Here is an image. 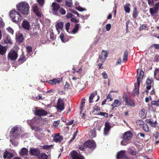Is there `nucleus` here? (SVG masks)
I'll use <instances>...</instances> for the list:
<instances>
[{"mask_svg": "<svg viewBox=\"0 0 159 159\" xmlns=\"http://www.w3.org/2000/svg\"><path fill=\"white\" fill-rule=\"evenodd\" d=\"M17 10L20 13L26 15L29 14V6L28 3L26 2H20L16 5Z\"/></svg>", "mask_w": 159, "mask_h": 159, "instance_id": "1", "label": "nucleus"}, {"mask_svg": "<svg viewBox=\"0 0 159 159\" xmlns=\"http://www.w3.org/2000/svg\"><path fill=\"white\" fill-rule=\"evenodd\" d=\"M10 16L12 21L16 23L20 22L22 20V16L18 12L15 10H13L10 12Z\"/></svg>", "mask_w": 159, "mask_h": 159, "instance_id": "2", "label": "nucleus"}, {"mask_svg": "<svg viewBox=\"0 0 159 159\" xmlns=\"http://www.w3.org/2000/svg\"><path fill=\"white\" fill-rule=\"evenodd\" d=\"M132 134L130 131L125 132L123 134V139L121 142L122 145H125L129 143L132 137Z\"/></svg>", "mask_w": 159, "mask_h": 159, "instance_id": "3", "label": "nucleus"}, {"mask_svg": "<svg viewBox=\"0 0 159 159\" xmlns=\"http://www.w3.org/2000/svg\"><path fill=\"white\" fill-rule=\"evenodd\" d=\"M122 98L123 101L125 103V106H131L133 107H134L135 106V103L134 100L130 98H128L126 93H124L123 94Z\"/></svg>", "mask_w": 159, "mask_h": 159, "instance_id": "4", "label": "nucleus"}, {"mask_svg": "<svg viewBox=\"0 0 159 159\" xmlns=\"http://www.w3.org/2000/svg\"><path fill=\"white\" fill-rule=\"evenodd\" d=\"M83 146L85 148H88L90 149L93 150L95 148L96 145L94 140H89L84 142L83 144Z\"/></svg>", "mask_w": 159, "mask_h": 159, "instance_id": "5", "label": "nucleus"}, {"mask_svg": "<svg viewBox=\"0 0 159 159\" xmlns=\"http://www.w3.org/2000/svg\"><path fill=\"white\" fill-rule=\"evenodd\" d=\"M18 57V54L17 52L11 50L7 55V59L8 60L14 61L16 60Z\"/></svg>", "mask_w": 159, "mask_h": 159, "instance_id": "6", "label": "nucleus"}, {"mask_svg": "<svg viewBox=\"0 0 159 159\" xmlns=\"http://www.w3.org/2000/svg\"><path fill=\"white\" fill-rule=\"evenodd\" d=\"M56 107L58 111H62L64 109L65 103L63 100L59 98L58 99Z\"/></svg>", "mask_w": 159, "mask_h": 159, "instance_id": "7", "label": "nucleus"}, {"mask_svg": "<svg viewBox=\"0 0 159 159\" xmlns=\"http://www.w3.org/2000/svg\"><path fill=\"white\" fill-rule=\"evenodd\" d=\"M39 108L36 107L34 108V114L39 116H46L47 114V112L45 110L41 109H39Z\"/></svg>", "mask_w": 159, "mask_h": 159, "instance_id": "8", "label": "nucleus"}, {"mask_svg": "<svg viewBox=\"0 0 159 159\" xmlns=\"http://www.w3.org/2000/svg\"><path fill=\"white\" fill-rule=\"evenodd\" d=\"M18 127L17 126H15L11 129L10 132V134L12 135L13 134V137L14 138H17L19 136L18 133Z\"/></svg>", "mask_w": 159, "mask_h": 159, "instance_id": "9", "label": "nucleus"}, {"mask_svg": "<svg viewBox=\"0 0 159 159\" xmlns=\"http://www.w3.org/2000/svg\"><path fill=\"white\" fill-rule=\"evenodd\" d=\"M71 157L72 159H84L83 156L75 151H73L71 153Z\"/></svg>", "mask_w": 159, "mask_h": 159, "instance_id": "10", "label": "nucleus"}, {"mask_svg": "<svg viewBox=\"0 0 159 159\" xmlns=\"http://www.w3.org/2000/svg\"><path fill=\"white\" fill-rule=\"evenodd\" d=\"M111 128V126L110 123L106 122L105 124V127L103 130V134L104 136L107 135Z\"/></svg>", "mask_w": 159, "mask_h": 159, "instance_id": "11", "label": "nucleus"}, {"mask_svg": "<svg viewBox=\"0 0 159 159\" xmlns=\"http://www.w3.org/2000/svg\"><path fill=\"white\" fill-rule=\"evenodd\" d=\"M40 153V150L38 148H30L29 154L31 156H35L38 157Z\"/></svg>", "mask_w": 159, "mask_h": 159, "instance_id": "12", "label": "nucleus"}, {"mask_svg": "<svg viewBox=\"0 0 159 159\" xmlns=\"http://www.w3.org/2000/svg\"><path fill=\"white\" fill-rule=\"evenodd\" d=\"M33 10L36 16L38 17L41 16L42 12L39 10L37 5H35L33 7Z\"/></svg>", "mask_w": 159, "mask_h": 159, "instance_id": "13", "label": "nucleus"}, {"mask_svg": "<svg viewBox=\"0 0 159 159\" xmlns=\"http://www.w3.org/2000/svg\"><path fill=\"white\" fill-rule=\"evenodd\" d=\"M54 141L56 143H60L63 139V137L60 136L59 133L55 134L53 137Z\"/></svg>", "mask_w": 159, "mask_h": 159, "instance_id": "14", "label": "nucleus"}, {"mask_svg": "<svg viewBox=\"0 0 159 159\" xmlns=\"http://www.w3.org/2000/svg\"><path fill=\"white\" fill-rule=\"evenodd\" d=\"M126 157L125 151H120L117 154L116 157L117 159H125Z\"/></svg>", "mask_w": 159, "mask_h": 159, "instance_id": "15", "label": "nucleus"}, {"mask_svg": "<svg viewBox=\"0 0 159 159\" xmlns=\"http://www.w3.org/2000/svg\"><path fill=\"white\" fill-rule=\"evenodd\" d=\"M62 80V78L54 79L53 80H50L48 82V83L51 85L56 84H58L60 83Z\"/></svg>", "mask_w": 159, "mask_h": 159, "instance_id": "16", "label": "nucleus"}, {"mask_svg": "<svg viewBox=\"0 0 159 159\" xmlns=\"http://www.w3.org/2000/svg\"><path fill=\"white\" fill-rule=\"evenodd\" d=\"M121 99L120 101L118 99H115L111 105V106L112 107V109L113 110L114 108L118 107L121 104Z\"/></svg>", "mask_w": 159, "mask_h": 159, "instance_id": "17", "label": "nucleus"}, {"mask_svg": "<svg viewBox=\"0 0 159 159\" xmlns=\"http://www.w3.org/2000/svg\"><path fill=\"white\" fill-rule=\"evenodd\" d=\"M23 28L25 29L29 30L30 25V23L27 20H24L22 23Z\"/></svg>", "mask_w": 159, "mask_h": 159, "instance_id": "18", "label": "nucleus"}, {"mask_svg": "<svg viewBox=\"0 0 159 159\" xmlns=\"http://www.w3.org/2000/svg\"><path fill=\"white\" fill-rule=\"evenodd\" d=\"M14 156L12 153L10 152L6 151L4 152L3 157L4 159L8 158V159H11Z\"/></svg>", "mask_w": 159, "mask_h": 159, "instance_id": "19", "label": "nucleus"}, {"mask_svg": "<svg viewBox=\"0 0 159 159\" xmlns=\"http://www.w3.org/2000/svg\"><path fill=\"white\" fill-rule=\"evenodd\" d=\"M63 22H62L57 23L55 25V26L57 30L59 33V30H62L63 27Z\"/></svg>", "mask_w": 159, "mask_h": 159, "instance_id": "20", "label": "nucleus"}, {"mask_svg": "<svg viewBox=\"0 0 159 159\" xmlns=\"http://www.w3.org/2000/svg\"><path fill=\"white\" fill-rule=\"evenodd\" d=\"M52 9L54 12H57L60 9V6L59 4L53 2L52 3Z\"/></svg>", "mask_w": 159, "mask_h": 159, "instance_id": "21", "label": "nucleus"}, {"mask_svg": "<svg viewBox=\"0 0 159 159\" xmlns=\"http://www.w3.org/2000/svg\"><path fill=\"white\" fill-rule=\"evenodd\" d=\"M37 158L39 159H48V156L45 153H39Z\"/></svg>", "mask_w": 159, "mask_h": 159, "instance_id": "22", "label": "nucleus"}, {"mask_svg": "<svg viewBox=\"0 0 159 159\" xmlns=\"http://www.w3.org/2000/svg\"><path fill=\"white\" fill-rule=\"evenodd\" d=\"M26 59L25 56L24 54L23 53L20 56V58L18 60V62L19 64H21L24 63L26 60Z\"/></svg>", "mask_w": 159, "mask_h": 159, "instance_id": "23", "label": "nucleus"}, {"mask_svg": "<svg viewBox=\"0 0 159 159\" xmlns=\"http://www.w3.org/2000/svg\"><path fill=\"white\" fill-rule=\"evenodd\" d=\"M7 51L6 47L0 44V54L2 55H4L6 53Z\"/></svg>", "mask_w": 159, "mask_h": 159, "instance_id": "24", "label": "nucleus"}, {"mask_svg": "<svg viewBox=\"0 0 159 159\" xmlns=\"http://www.w3.org/2000/svg\"><path fill=\"white\" fill-rule=\"evenodd\" d=\"M20 155L21 156H27L28 155V150L25 148H23L20 152Z\"/></svg>", "mask_w": 159, "mask_h": 159, "instance_id": "25", "label": "nucleus"}, {"mask_svg": "<svg viewBox=\"0 0 159 159\" xmlns=\"http://www.w3.org/2000/svg\"><path fill=\"white\" fill-rule=\"evenodd\" d=\"M16 39L18 43H21L24 39L22 34H21L19 35H16Z\"/></svg>", "mask_w": 159, "mask_h": 159, "instance_id": "26", "label": "nucleus"}, {"mask_svg": "<svg viewBox=\"0 0 159 159\" xmlns=\"http://www.w3.org/2000/svg\"><path fill=\"white\" fill-rule=\"evenodd\" d=\"M129 55V52L127 50L125 51L123 54V61L124 62H126L128 59V57Z\"/></svg>", "mask_w": 159, "mask_h": 159, "instance_id": "27", "label": "nucleus"}, {"mask_svg": "<svg viewBox=\"0 0 159 159\" xmlns=\"http://www.w3.org/2000/svg\"><path fill=\"white\" fill-rule=\"evenodd\" d=\"M80 24H76L75 25L74 28L71 32V33L73 34H75L77 32L79 28Z\"/></svg>", "mask_w": 159, "mask_h": 159, "instance_id": "28", "label": "nucleus"}, {"mask_svg": "<svg viewBox=\"0 0 159 159\" xmlns=\"http://www.w3.org/2000/svg\"><path fill=\"white\" fill-rule=\"evenodd\" d=\"M4 43L7 44H11L12 43L11 37L7 35L6 36L4 39Z\"/></svg>", "mask_w": 159, "mask_h": 159, "instance_id": "29", "label": "nucleus"}, {"mask_svg": "<svg viewBox=\"0 0 159 159\" xmlns=\"http://www.w3.org/2000/svg\"><path fill=\"white\" fill-rule=\"evenodd\" d=\"M138 15V12L136 7L134 8L132 16L135 19L137 18Z\"/></svg>", "mask_w": 159, "mask_h": 159, "instance_id": "30", "label": "nucleus"}, {"mask_svg": "<svg viewBox=\"0 0 159 159\" xmlns=\"http://www.w3.org/2000/svg\"><path fill=\"white\" fill-rule=\"evenodd\" d=\"M130 6V4L129 3H128L124 6L125 11L127 13H129L130 11V9L129 7V6Z\"/></svg>", "mask_w": 159, "mask_h": 159, "instance_id": "31", "label": "nucleus"}, {"mask_svg": "<svg viewBox=\"0 0 159 159\" xmlns=\"http://www.w3.org/2000/svg\"><path fill=\"white\" fill-rule=\"evenodd\" d=\"M139 115L141 118H144L146 117L145 110L143 109H142L139 113Z\"/></svg>", "mask_w": 159, "mask_h": 159, "instance_id": "32", "label": "nucleus"}, {"mask_svg": "<svg viewBox=\"0 0 159 159\" xmlns=\"http://www.w3.org/2000/svg\"><path fill=\"white\" fill-rule=\"evenodd\" d=\"M94 115H100L102 116H103L105 117H108V114L107 113L105 112H96V113H94Z\"/></svg>", "mask_w": 159, "mask_h": 159, "instance_id": "33", "label": "nucleus"}, {"mask_svg": "<svg viewBox=\"0 0 159 159\" xmlns=\"http://www.w3.org/2000/svg\"><path fill=\"white\" fill-rule=\"evenodd\" d=\"M154 137L156 140L155 143L157 144L159 143V133L158 132H156L154 134Z\"/></svg>", "mask_w": 159, "mask_h": 159, "instance_id": "34", "label": "nucleus"}, {"mask_svg": "<svg viewBox=\"0 0 159 159\" xmlns=\"http://www.w3.org/2000/svg\"><path fill=\"white\" fill-rule=\"evenodd\" d=\"M97 93L96 91L95 93H91L89 96V102L90 103L93 102V98L97 94Z\"/></svg>", "mask_w": 159, "mask_h": 159, "instance_id": "35", "label": "nucleus"}, {"mask_svg": "<svg viewBox=\"0 0 159 159\" xmlns=\"http://www.w3.org/2000/svg\"><path fill=\"white\" fill-rule=\"evenodd\" d=\"M140 84L139 85L138 84V86L137 87H135L134 89V96L138 94H139V88Z\"/></svg>", "mask_w": 159, "mask_h": 159, "instance_id": "36", "label": "nucleus"}, {"mask_svg": "<svg viewBox=\"0 0 159 159\" xmlns=\"http://www.w3.org/2000/svg\"><path fill=\"white\" fill-rule=\"evenodd\" d=\"M158 10L154 7L150 8L149 9V11L152 15L155 14L157 13Z\"/></svg>", "mask_w": 159, "mask_h": 159, "instance_id": "37", "label": "nucleus"}, {"mask_svg": "<svg viewBox=\"0 0 159 159\" xmlns=\"http://www.w3.org/2000/svg\"><path fill=\"white\" fill-rule=\"evenodd\" d=\"M152 105L159 107V99L156 101H152L151 102Z\"/></svg>", "mask_w": 159, "mask_h": 159, "instance_id": "38", "label": "nucleus"}, {"mask_svg": "<svg viewBox=\"0 0 159 159\" xmlns=\"http://www.w3.org/2000/svg\"><path fill=\"white\" fill-rule=\"evenodd\" d=\"M65 3L66 5L69 7H71L72 5V0H66Z\"/></svg>", "mask_w": 159, "mask_h": 159, "instance_id": "39", "label": "nucleus"}, {"mask_svg": "<svg viewBox=\"0 0 159 159\" xmlns=\"http://www.w3.org/2000/svg\"><path fill=\"white\" fill-rule=\"evenodd\" d=\"M153 82V80L152 78L148 77L146 81L147 85H151Z\"/></svg>", "mask_w": 159, "mask_h": 159, "instance_id": "40", "label": "nucleus"}, {"mask_svg": "<svg viewBox=\"0 0 159 159\" xmlns=\"http://www.w3.org/2000/svg\"><path fill=\"white\" fill-rule=\"evenodd\" d=\"M100 107H98V106L96 105L93 107V110L91 111V112L92 113H93L95 112V111H100Z\"/></svg>", "mask_w": 159, "mask_h": 159, "instance_id": "41", "label": "nucleus"}, {"mask_svg": "<svg viewBox=\"0 0 159 159\" xmlns=\"http://www.w3.org/2000/svg\"><path fill=\"white\" fill-rule=\"evenodd\" d=\"M142 128L146 132L148 131L149 128L148 125L146 123H145V124L142 126Z\"/></svg>", "mask_w": 159, "mask_h": 159, "instance_id": "42", "label": "nucleus"}, {"mask_svg": "<svg viewBox=\"0 0 159 159\" xmlns=\"http://www.w3.org/2000/svg\"><path fill=\"white\" fill-rule=\"evenodd\" d=\"M148 1V3L150 5L152 6L154 5V2H157L158 0H147Z\"/></svg>", "mask_w": 159, "mask_h": 159, "instance_id": "43", "label": "nucleus"}, {"mask_svg": "<svg viewBox=\"0 0 159 159\" xmlns=\"http://www.w3.org/2000/svg\"><path fill=\"white\" fill-rule=\"evenodd\" d=\"M136 123L137 125L142 126L145 124V123L143 122V121L141 120H138L136 121Z\"/></svg>", "mask_w": 159, "mask_h": 159, "instance_id": "44", "label": "nucleus"}, {"mask_svg": "<svg viewBox=\"0 0 159 159\" xmlns=\"http://www.w3.org/2000/svg\"><path fill=\"white\" fill-rule=\"evenodd\" d=\"M101 54L104 57V58H106L107 57L108 53L105 50H102Z\"/></svg>", "mask_w": 159, "mask_h": 159, "instance_id": "45", "label": "nucleus"}, {"mask_svg": "<svg viewBox=\"0 0 159 159\" xmlns=\"http://www.w3.org/2000/svg\"><path fill=\"white\" fill-rule=\"evenodd\" d=\"M37 1L40 6H43L44 3V0H37Z\"/></svg>", "mask_w": 159, "mask_h": 159, "instance_id": "46", "label": "nucleus"}, {"mask_svg": "<svg viewBox=\"0 0 159 159\" xmlns=\"http://www.w3.org/2000/svg\"><path fill=\"white\" fill-rule=\"evenodd\" d=\"M52 146V145H44L42 147V148L43 150H48Z\"/></svg>", "mask_w": 159, "mask_h": 159, "instance_id": "47", "label": "nucleus"}, {"mask_svg": "<svg viewBox=\"0 0 159 159\" xmlns=\"http://www.w3.org/2000/svg\"><path fill=\"white\" fill-rule=\"evenodd\" d=\"M143 77V76L139 75V77H138L137 78V84L139 85L140 84V82L141 81V79H142Z\"/></svg>", "mask_w": 159, "mask_h": 159, "instance_id": "48", "label": "nucleus"}, {"mask_svg": "<svg viewBox=\"0 0 159 159\" xmlns=\"http://www.w3.org/2000/svg\"><path fill=\"white\" fill-rule=\"evenodd\" d=\"M7 30L12 34L14 33V30L10 27H9L7 29Z\"/></svg>", "mask_w": 159, "mask_h": 159, "instance_id": "49", "label": "nucleus"}, {"mask_svg": "<svg viewBox=\"0 0 159 159\" xmlns=\"http://www.w3.org/2000/svg\"><path fill=\"white\" fill-rule=\"evenodd\" d=\"M106 59V58H104V57H103V56L102 54L99 55V59L102 62V63L104 62Z\"/></svg>", "mask_w": 159, "mask_h": 159, "instance_id": "50", "label": "nucleus"}, {"mask_svg": "<svg viewBox=\"0 0 159 159\" xmlns=\"http://www.w3.org/2000/svg\"><path fill=\"white\" fill-rule=\"evenodd\" d=\"M107 100L109 101H112L113 99L112 98V96L110 94H108L106 98Z\"/></svg>", "mask_w": 159, "mask_h": 159, "instance_id": "51", "label": "nucleus"}, {"mask_svg": "<svg viewBox=\"0 0 159 159\" xmlns=\"http://www.w3.org/2000/svg\"><path fill=\"white\" fill-rule=\"evenodd\" d=\"M70 26V23L69 22L67 23L65 25V29L68 32V30H69Z\"/></svg>", "mask_w": 159, "mask_h": 159, "instance_id": "52", "label": "nucleus"}, {"mask_svg": "<svg viewBox=\"0 0 159 159\" xmlns=\"http://www.w3.org/2000/svg\"><path fill=\"white\" fill-rule=\"evenodd\" d=\"M129 152L132 155H135L137 154V152L136 150H134L133 149H130L129 150Z\"/></svg>", "mask_w": 159, "mask_h": 159, "instance_id": "53", "label": "nucleus"}, {"mask_svg": "<svg viewBox=\"0 0 159 159\" xmlns=\"http://www.w3.org/2000/svg\"><path fill=\"white\" fill-rule=\"evenodd\" d=\"M157 124V122L156 121H155V122H153L152 121H151L150 125L152 127H155L156 125Z\"/></svg>", "mask_w": 159, "mask_h": 159, "instance_id": "54", "label": "nucleus"}, {"mask_svg": "<svg viewBox=\"0 0 159 159\" xmlns=\"http://www.w3.org/2000/svg\"><path fill=\"white\" fill-rule=\"evenodd\" d=\"M76 8L78 10L80 11H82L86 10L85 9L81 7L80 6L76 7Z\"/></svg>", "mask_w": 159, "mask_h": 159, "instance_id": "55", "label": "nucleus"}, {"mask_svg": "<svg viewBox=\"0 0 159 159\" xmlns=\"http://www.w3.org/2000/svg\"><path fill=\"white\" fill-rule=\"evenodd\" d=\"M70 21L71 22H74L75 23H77L79 22V20H77L74 18L72 17L70 19Z\"/></svg>", "mask_w": 159, "mask_h": 159, "instance_id": "56", "label": "nucleus"}, {"mask_svg": "<svg viewBox=\"0 0 159 159\" xmlns=\"http://www.w3.org/2000/svg\"><path fill=\"white\" fill-rule=\"evenodd\" d=\"M59 12L63 15L66 14V11L65 10L62 8H60Z\"/></svg>", "mask_w": 159, "mask_h": 159, "instance_id": "57", "label": "nucleus"}, {"mask_svg": "<svg viewBox=\"0 0 159 159\" xmlns=\"http://www.w3.org/2000/svg\"><path fill=\"white\" fill-rule=\"evenodd\" d=\"M70 87V84L66 82L64 86V89L65 90H67Z\"/></svg>", "mask_w": 159, "mask_h": 159, "instance_id": "58", "label": "nucleus"}, {"mask_svg": "<svg viewBox=\"0 0 159 159\" xmlns=\"http://www.w3.org/2000/svg\"><path fill=\"white\" fill-rule=\"evenodd\" d=\"M31 37L32 38L35 37L36 38L37 37L38 35V33L37 32H34L33 34L31 33L30 34Z\"/></svg>", "mask_w": 159, "mask_h": 159, "instance_id": "59", "label": "nucleus"}, {"mask_svg": "<svg viewBox=\"0 0 159 159\" xmlns=\"http://www.w3.org/2000/svg\"><path fill=\"white\" fill-rule=\"evenodd\" d=\"M111 27V25L110 24H107L106 25V30L107 31H109Z\"/></svg>", "mask_w": 159, "mask_h": 159, "instance_id": "60", "label": "nucleus"}, {"mask_svg": "<svg viewBox=\"0 0 159 159\" xmlns=\"http://www.w3.org/2000/svg\"><path fill=\"white\" fill-rule=\"evenodd\" d=\"M60 39H61V41L63 42H65V41L64 39V34L62 33H61L60 35Z\"/></svg>", "mask_w": 159, "mask_h": 159, "instance_id": "61", "label": "nucleus"}, {"mask_svg": "<svg viewBox=\"0 0 159 159\" xmlns=\"http://www.w3.org/2000/svg\"><path fill=\"white\" fill-rule=\"evenodd\" d=\"M50 39L52 40L54 39H55V37L54 34L53 32L50 33Z\"/></svg>", "mask_w": 159, "mask_h": 159, "instance_id": "62", "label": "nucleus"}, {"mask_svg": "<svg viewBox=\"0 0 159 159\" xmlns=\"http://www.w3.org/2000/svg\"><path fill=\"white\" fill-rule=\"evenodd\" d=\"M27 51L28 52H30L32 51V48L30 46H28L26 47Z\"/></svg>", "mask_w": 159, "mask_h": 159, "instance_id": "63", "label": "nucleus"}, {"mask_svg": "<svg viewBox=\"0 0 159 159\" xmlns=\"http://www.w3.org/2000/svg\"><path fill=\"white\" fill-rule=\"evenodd\" d=\"M59 124V121H54L53 123V125L55 127H57Z\"/></svg>", "mask_w": 159, "mask_h": 159, "instance_id": "64", "label": "nucleus"}]
</instances>
